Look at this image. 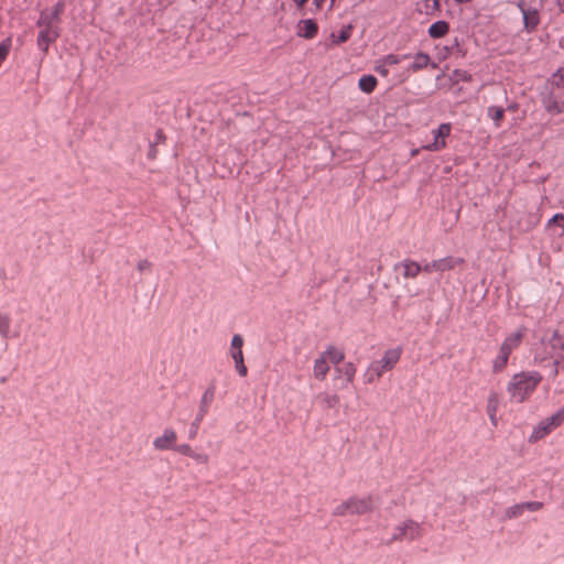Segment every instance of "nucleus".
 Listing matches in <instances>:
<instances>
[{
	"instance_id": "obj_1",
	"label": "nucleus",
	"mask_w": 564,
	"mask_h": 564,
	"mask_svg": "<svg viewBox=\"0 0 564 564\" xmlns=\"http://www.w3.org/2000/svg\"><path fill=\"white\" fill-rule=\"evenodd\" d=\"M64 9L65 2L59 0L54 7L44 9L40 13L36 23L40 29L36 44L44 54H47L50 45L55 43L61 35V15Z\"/></svg>"
},
{
	"instance_id": "obj_2",
	"label": "nucleus",
	"mask_w": 564,
	"mask_h": 564,
	"mask_svg": "<svg viewBox=\"0 0 564 564\" xmlns=\"http://www.w3.org/2000/svg\"><path fill=\"white\" fill-rule=\"evenodd\" d=\"M541 381L542 376L536 371H522L513 375L507 384L510 401L516 403L525 402Z\"/></svg>"
},
{
	"instance_id": "obj_3",
	"label": "nucleus",
	"mask_w": 564,
	"mask_h": 564,
	"mask_svg": "<svg viewBox=\"0 0 564 564\" xmlns=\"http://www.w3.org/2000/svg\"><path fill=\"white\" fill-rule=\"evenodd\" d=\"M401 355L402 349L399 347L386 350L381 359L369 364L362 375L364 382L366 384H372L378 381L384 372L390 371L395 367Z\"/></svg>"
},
{
	"instance_id": "obj_4",
	"label": "nucleus",
	"mask_w": 564,
	"mask_h": 564,
	"mask_svg": "<svg viewBox=\"0 0 564 564\" xmlns=\"http://www.w3.org/2000/svg\"><path fill=\"white\" fill-rule=\"evenodd\" d=\"M345 359V352L335 347L328 346L318 357L314 360L313 376L319 381H324L329 372L330 364L335 367Z\"/></svg>"
},
{
	"instance_id": "obj_5",
	"label": "nucleus",
	"mask_w": 564,
	"mask_h": 564,
	"mask_svg": "<svg viewBox=\"0 0 564 564\" xmlns=\"http://www.w3.org/2000/svg\"><path fill=\"white\" fill-rule=\"evenodd\" d=\"M375 502L371 496L367 497H350L349 499L340 502L334 508L333 514L336 517L345 516H361L369 513L373 510Z\"/></svg>"
},
{
	"instance_id": "obj_6",
	"label": "nucleus",
	"mask_w": 564,
	"mask_h": 564,
	"mask_svg": "<svg viewBox=\"0 0 564 564\" xmlns=\"http://www.w3.org/2000/svg\"><path fill=\"white\" fill-rule=\"evenodd\" d=\"M544 106L552 115L564 112V67L552 76V89L545 98Z\"/></svg>"
},
{
	"instance_id": "obj_7",
	"label": "nucleus",
	"mask_w": 564,
	"mask_h": 564,
	"mask_svg": "<svg viewBox=\"0 0 564 564\" xmlns=\"http://www.w3.org/2000/svg\"><path fill=\"white\" fill-rule=\"evenodd\" d=\"M424 529L422 524L413 519H405L404 521L398 523L394 529L391 538L388 540L387 544H392L394 542L402 541H415L423 536Z\"/></svg>"
},
{
	"instance_id": "obj_8",
	"label": "nucleus",
	"mask_w": 564,
	"mask_h": 564,
	"mask_svg": "<svg viewBox=\"0 0 564 564\" xmlns=\"http://www.w3.org/2000/svg\"><path fill=\"white\" fill-rule=\"evenodd\" d=\"M563 422H564V406L562 409H560L556 413L542 420L533 430L529 441L536 442V441L545 437L553 430L558 427Z\"/></svg>"
},
{
	"instance_id": "obj_9",
	"label": "nucleus",
	"mask_w": 564,
	"mask_h": 564,
	"mask_svg": "<svg viewBox=\"0 0 564 564\" xmlns=\"http://www.w3.org/2000/svg\"><path fill=\"white\" fill-rule=\"evenodd\" d=\"M357 372V368L352 362H346L343 366H336L333 382L334 387L337 390L347 389L350 383H352L355 376Z\"/></svg>"
},
{
	"instance_id": "obj_10",
	"label": "nucleus",
	"mask_w": 564,
	"mask_h": 564,
	"mask_svg": "<svg viewBox=\"0 0 564 564\" xmlns=\"http://www.w3.org/2000/svg\"><path fill=\"white\" fill-rule=\"evenodd\" d=\"M243 337L239 334H236L231 338L229 354L235 362L236 371L240 377H246L248 373V369L245 365L242 346H243Z\"/></svg>"
},
{
	"instance_id": "obj_11",
	"label": "nucleus",
	"mask_w": 564,
	"mask_h": 564,
	"mask_svg": "<svg viewBox=\"0 0 564 564\" xmlns=\"http://www.w3.org/2000/svg\"><path fill=\"white\" fill-rule=\"evenodd\" d=\"M177 442V434L174 429L165 427L161 435L153 440V447L156 451H174Z\"/></svg>"
},
{
	"instance_id": "obj_12",
	"label": "nucleus",
	"mask_w": 564,
	"mask_h": 564,
	"mask_svg": "<svg viewBox=\"0 0 564 564\" xmlns=\"http://www.w3.org/2000/svg\"><path fill=\"white\" fill-rule=\"evenodd\" d=\"M451 123H442L437 129L433 130L434 141L423 149L427 151H441L446 148V138L451 134Z\"/></svg>"
},
{
	"instance_id": "obj_13",
	"label": "nucleus",
	"mask_w": 564,
	"mask_h": 564,
	"mask_svg": "<svg viewBox=\"0 0 564 564\" xmlns=\"http://www.w3.org/2000/svg\"><path fill=\"white\" fill-rule=\"evenodd\" d=\"M395 270H401L404 279H415L422 272V265L414 260L404 259L395 264Z\"/></svg>"
},
{
	"instance_id": "obj_14",
	"label": "nucleus",
	"mask_w": 564,
	"mask_h": 564,
	"mask_svg": "<svg viewBox=\"0 0 564 564\" xmlns=\"http://www.w3.org/2000/svg\"><path fill=\"white\" fill-rule=\"evenodd\" d=\"M524 334V328L517 329L505 338L500 347L511 355L521 345Z\"/></svg>"
},
{
	"instance_id": "obj_15",
	"label": "nucleus",
	"mask_w": 564,
	"mask_h": 564,
	"mask_svg": "<svg viewBox=\"0 0 564 564\" xmlns=\"http://www.w3.org/2000/svg\"><path fill=\"white\" fill-rule=\"evenodd\" d=\"M318 25L312 19L301 20L297 24V35L304 39H314L317 35Z\"/></svg>"
},
{
	"instance_id": "obj_16",
	"label": "nucleus",
	"mask_w": 564,
	"mask_h": 564,
	"mask_svg": "<svg viewBox=\"0 0 564 564\" xmlns=\"http://www.w3.org/2000/svg\"><path fill=\"white\" fill-rule=\"evenodd\" d=\"M11 316L0 310V337L3 339H9L13 337H19V330H11Z\"/></svg>"
},
{
	"instance_id": "obj_17",
	"label": "nucleus",
	"mask_w": 564,
	"mask_h": 564,
	"mask_svg": "<svg viewBox=\"0 0 564 564\" xmlns=\"http://www.w3.org/2000/svg\"><path fill=\"white\" fill-rule=\"evenodd\" d=\"M316 399L319 401L323 410L337 409L340 403V397L337 393L321 392Z\"/></svg>"
},
{
	"instance_id": "obj_18",
	"label": "nucleus",
	"mask_w": 564,
	"mask_h": 564,
	"mask_svg": "<svg viewBox=\"0 0 564 564\" xmlns=\"http://www.w3.org/2000/svg\"><path fill=\"white\" fill-rule=\"evenodd\" d=\"M499 395L497 392H491L487 399V414L490 419V422L496 426L497 425V412L499 409Z\"/></svg>"
},
{
	"instance_id": "obj_19",
	"label": "nucleus",
	"mask_w": 564,
	"mask_h": 564,
	"mask_svg": "<svg viewBox=\"0 0 564 564\" xmlns=\"http://www.w3.org/2000/svg\"><path fill=\"white\" fill-rule=\"evenodd\" d=\"M449 32V24L446 21H437L433 23L429 30L427 33L430 37L432 39H442Z\"/></svg>"
},
{
	"instance_id": "obj_20",
	"label": "nucleus",
	"mask_w": 564,
	"mask_h": 564,
	"mask_svg": "<svg viewBox=\"0 0 564 564\" xmlns=\"http://www.w3.org/2000/svg\"><path fill=\"white\" fill-rule=\"evenodd\" d=\"M521 11L523 14L524 29L528 32L533 31L539 24V14L535 10H527L521 7Z\"/></svg>"
},
{
	"instance_id": "obj_21",
	"label": "nucleus",
	"mask_w": 564,
	"mask_h": 564,
	"mask_svg": "<svg viewBox=\"0 0 564 564\" xmlns=\"http://www.w3.org/2000/svg\"><path fill=\"white\" fill-rule=\"evenodd\" d=\"M431 57L423 52L415 54L413 63L409 66V70L412 73L420 72L429 66Z\"/></svg>"
},
{
	"instance_id": "obj_22",
	"label": "nucleus",
	"mask_w": 564,
	"mask_h": 564,
	"mask_svg": "<svg viewBox=\"0 0 564 564\" xmlns=\"http://www.w3.org/2000/svg\"><path fill=\"white\" fill-rule=\"evenodd\" d=\"M464 263L463 258H457L453 256L445 257L443 259H437V264L440 265L438 272H445L455 269L457 265Z\"/></svg>"
},
{
	"instance_id": "obj_23",
	"label": "nucleus",
	"mask_w": 564,
	"mask_h": 564,
	"mask_svg": "<svg viewBox=\"0 0 564 564\" xmlns=\"http://www.w3.org/2000/svg\"><path fill=\"white\" fill-rule=\"evenodd\" d=\"M510 354H508L503 348L499 347L498 355L492 361V371L494 372H501L506 369L508 365Z\"/></svg>"
},
{
	"instance_id": "obj_24",
	"label": "nucleus",
	"mask_w": 564,
	"mask_h": 564,
	"mask_svg": "<svg viewBox=\"0 0 564 564\" xmlns=\"http://www.w3.org/2000/svg\"><path fill=\"white\" fill-rule=\"evenodd\" d=\"M378 80L372 75H364L358 82V87L366 94H371L377 87Z\"/></svg>"
},
{
	"instance_id": "obj_25",
	"label": "nucleus",
	"mask_w": 564,
	"mask_h": 564,
	"mask_svg": "<svg viewBox=\"0 0 564 564\" xmlns=\"http://www.w3.org/2000/svg\"><path fill=\"white\" fill-rule=\"evenodd\" d=\"M215 397V388L209 387L206 389V391L203 393L199 404L198 412L202 413V415H206L208 412V409L214 400Z\"/></svg>"
},
{
	"instance_id": "obj_26",
	"label": "nucleus",
	"mask_w": 564,
	"mask_h": 564,
	"mask_svg": "<svg viewBox=\"0 0 564 564\" xmlns=\"http://www.w3.org/2000/svg\"><path fill=\"white\" fill-rule=\"evenodd\" d=\"M487 115L494 121L496 128H499L505 119V110L501 107H489Z\"/></svg>"
},
{
	"instance_id": "obj_27",
	"label": "nucleus",
	"mask_w": 564,
	"mask_h": 564,
	"mask_svg": "<svg viewBox=\"0 0 564 564\" xmlns=\"http://www.w3.org/2000/svg\"><path fill=\"white\" fill-rule=\"evenodd\" d=\"M351 32H352V25H347V26L343 28L339 31L337 36L335 34L332 35L333 42L336 44H341V43L347 42L349 40V37L351 36Z\"/></svg>"
},
{
	"instance_id": "obj_28",
	"label": "nucleus",
	"mask_w": 564,
	"mask_h": 564,
	"mask_svg": "<svg viewBox=\"0 0 564 564\" xmlns=\"http://www.w3.org/2000/svg\"><path fill=\"white\" fill-rule=\"evenodd\" d=\"M525 512L523 503L513 505L505 510L507 519H514L521 517Z\"/></svg>"
},
{
	"instance_id": "obj_29",
	"label": "nucleus",
	"mask_w": 564,
	"mask_h": 564,
	"mask_svg": "<svg viewBox=\"0 0 564 564\" xmlns=\"http://www.w3.org/2000/svg\"><path fill=\"white\" fill-rule=\"evenodd\" d=\"M406 58H410L409 54H404V55L389 54V55H386L382 59L387 64V66H393V65L401 63L402 61H404Z\"/></svg>"
},
{
	"instance_id": "obj_30",
	"label": "nucleus",
	"mask_w": 564,
	"mask_h": 564,
	"mask_svg": "<svg viewBox=\"0 0 564 564\" xmlns=\"http://www.w3.org/2000/svg\"><path fill=\"white\" fill-rule=\"evenodd\" d=\"M204 417H205V415H202V413H199V412L197 413L196 419L194 420V422L191 425V430H189V438L191 440L196 437L198 427Z\"/></svg>"
},
{
	"instance_id": "obj_31",
	"label": "nucleus",
	"mask_w": 564,
	"mask_h": 564,
	"mask_svg": "<svg viewBox=\"0 0 564 564\" xmlns=\"http://www.w3.org/2000/svg\"><path fill=\"white\" fill-rule=\"evenodd\" d=\"M558 226L562 228V232L564 234V216L563 214H555L547 223V227Z\"/></svg>"
},
{
	"instance_id": "obj_32",
	"label": "nucleus",
	"mask_w": 564,
	"mask_h": 564,
	"mask_svg": "<svg viewBox=\"0 0 564 564\" xmlns=\"http://www.w3.org/2000/svg\"><path fill=\"white\" fill-rule=\"evenodd\" d=\"M441 2L440 0H425L424 1V9L427 14L440 11Z\"/></svg>"
},
{
	"instance_id": "obj_33",
	"label": "nucleus",
	"mask_w": 564,
	"mask_h": 564,
	"mask_svg": "<svg viewBox=\"0 0 564 564\" xmlns=\"http://www.w3.org/2000/svg\"><path fill=\"white\" fill-rule=\"evenodd\" d=\"M522 503H523L524 510L530 511V512H535L543 508V503L540 501H528V502H522Z\"/></svg>"
},
{
	"instance_id": "obj_34",
	"label": "nucleus",
	"mask_w": 564,
	"mask_h": 564,
	"mask_svg": "<svg viewBox=\"0 0 564 564\" xmlns=\"http://www.w3.org/2000/svg\"><path fill=\"white\" fill-rule=\"evenodd\" d=\"M174 451H176L177 453L184 455V456H188L191 457L192 454H193V448L191 447V445L188 444H181V445H175L174 447Z\"/></svg>"
},
{
	"instance_id": "obj_35",
	"label": "nucleus",
	"mask_w": 564,
	"mask_h": 564,
	"mask_svg": "<svg viewBox=\"0 0 564 564\" xmlns=\"http://www.w3.org/2000/svg\"><path fill=\"white\" fill-rule=\"evenodd\" d=\"M375 70L383 77H387L389 75V68L387 64L383 62V59H380L377 63Z\"/></svg>"
},
{
	"instance_id": "obj_36",
	"label": "nucleus",
	"mask_w": 564,
	"mask_h": 564,
	"mask_svg": "<svg viewBox=\"0 0 564 564\" xmlns=\"http://www.w3.org/2000/svg\"><path fill=\"white\" fill-rule=\"evenodd\" d=\"M551 344L554 349L558 348L561 350H564V339L561 336H558L557 334L553 335V337L551 339Z\"/></svg>"
},
{
	"instance_id": "obj_37",
	"label": "nucleus",
	"mask_w": 564,
	"mask_h": 564,
	"mask_svg": "<svg viewBox=\"0 0 564 564\" xmlns=\"http://www.w3.org/2000/svg\"><path fill=\"white\" fill-rule=\"evenodd\" d=\"M440 265L437 264V260H433L431 262H427L424 267H422V271L425 273H432L434 271L438 272Z\"/></svg>"
},
{
	"instance_id": "obj_38",
	"label": "nucleus",
	"mask_w": 564,
	"mask_h": 564,
	"mask_svg": "<svg viewBox=\"0 0 564 564\" xmlns=\"http://www.w3.org/2000/svg\"><path fill=\"white\" fill-rule=\"evenodd\" d=\"M191 458L195 459L196 462H198L200 464H207L209 462V457L205 453L193 452Z\"/></svg>"
},
{
	"instance_id": "obj_39",
	"label": "nucleus",
	"mask_w": 564,
	"mask_h": 564,
	"mask_svg": "<svg viewBox=\"0 0 564 564\" xmlns=\"http://www.w3.org/2000/svg\"><path fill=\"white\" fill-rule=\"evenodd\" d=\"M137 268L140 272H144L151 269V262L147 259L140 260L137 264Z\"/></svg>"
},
{
	"instance_id": "obj_40",
	"label": "nucleus",
	"mask_w": 564,
	"mask_h": 564,
	"mask_svg": "<svg viewBox=\"0 0 564 564\" xmlns=\"http://www.w3.org/2000/svg\"><path fill=\"white\" fill-rule=\"evenodd\" d=\"M558 366H560V360L556 359L555 362H554V369H552L553 378H555L558 375Z\"/></svg>"
},
{
	"instance_id": "obj_41",
	"label": "nucleus",
	"mask_w": 564,
	"mask_h": 564,
	"mask_svg": "<svg viewBox=\"0 0 564 564\" xmlns=\"http://www.w3.org/2000/svg\"><path fill=\"white\" fill-rule=\"evenodd\" d=\"M456 74H459V76H460V78H462L463 80H468V79H470V75H467V73H466V72H458V70H456Z\"/></svg>"
},
{
	"instance_id": "obj_42",
	"label": "nucleus",
	"mask_w": 564,
	"mask_h": 564,
	"mask_svg": "<svg viewBox=\"0 0 564 564\" xmlns=\"http://www.w3.org/2000/svg\"><path fill=\"white\" fill-rule=\"evenodd\" d=\"M325 0H313L315 7L321 9Z\"/></svg>"
},
{
	"instance_id": "obj_43",
	"label": "nucleus",
	"mask_w": 564,
	"mask_h": 564,
	"mask_svg": "<svg viewBox=\"0 0 564 564\" xmlns=\"http://www.w3.org/2000/svg\"><path fill=\"white\" fill-rule=\"evenodd\" d=\"M293 1H294V2L297 4V7H300V8H302V7L307 2V0H293Z\"/></svg>"
},
{
	"instance_id": "obj_44",
	"label": "nucleus",
	"mask_w": 564,
	"mask_h": 564,
	"mask_svg": "<svg viewBox=\"0 0 564 564\" xmlns=\"http://www.w3.org/2000/svg\"><path fill=\"white\" fill-rule=\"evenodd\" d=\"M454 1L457 3H465V2H469L470 0H454Z\"/></svg>"
},
{
	"instance_id": "obj_45",
	"label": "nucleus",
	"mask_w": 564,
	"mask_h": 564,
	"mask_svg": "<svg viewBox=\"0 0 564 564\" xmlns=\"http://www.w3.org/2000/svg\"><path fill=\"white\" fill-rule=\"evenodd\" d=\"M417 152H419L417 150H414V151L412 152V155L417 154Z\"/></svg>"
},
{
	"instance_id": "obj_46",
	"label": "nucleus",
	"mask_w": 564,
	"mask_h": 564,
	"mask_svg": "<svg viewBox=\"0 0 564 564\" xmlns=\"http://www.w3.org/2000/svg\"><path fill=\"white\" fill-rule=\"evenodd\" d=\"M332 1V6L334 4L335 0H330Z\"/></svg>"
}]
</instances>
